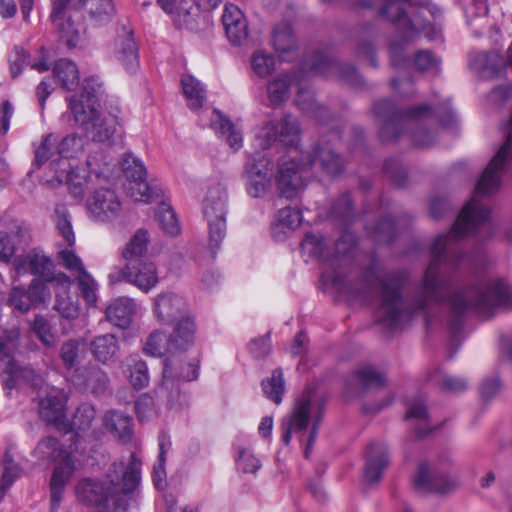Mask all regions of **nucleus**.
Wrapping results in <instances>:
<instances>
[{"instance_id":"31","label":"nucleus","mask_w":512,"mask_h":512,"mask_svg":"<svg viewBox=\"0 0 512 512\" xmlns=\"http://www.w3.org/2000/svg\"><path fill=\"white\" fill-rule=\"evenodd\" d=\"M210 127L219 136H225L226 141L235 151L243 145L242 132L219 110L214 109L210 117Z\"/></svg>"},{"instance_id":"4","label":"nucleus","mask_w":512,"mask_h":512,"mask_svg":"<svg viewBox=\"0 0 512 512\" xmlns=\"http://www.w3.org/2000/svg\"><path fill=\"white\" fill-rule=\"evenodd\" d=\"M373 114L381 123L378 132L381 141H396L408 135L411 144L419 148L429 147L435 142V123L450 127L455 121V115L448 106L432 107L424 103L402 109L390 99L375 102Z\"/></svg>"},{"instance_id":"64","label":"nucleus","mask_w":512,"mask_h":512,"mask_svg":"<svg viewBox=\"0 0 512 512\" xmlns=\"http://www.w3.org/2000/svg\"><path fill=\"white\" fill-rule=\"evenodd\" d=\"M135 413L140 421H147L155 414V403L149 394L140 395L135 401Z\"/></svg>"},{"instance_id":"47","label":"nucleus","mask_w":512,"mask_h":512,"mask_svg":"<svg viewBox=\"0 0 512 512\" xmlns=\"http://www.w3.org/2000/svg\"><path fill=\"white\" fill-rule=\"evenodd\" d=\"M330 217L340 225L347 226L353 218L350 193H343L331 206Z\"/></svg>"},{"instance_id":"10","label":"nucleus","mask_w":512,"mask_h":512,"mask_svg":"<svg viewBox=\"0 0 512 512\" xmlns=\"http://www.w3.org/2000/svg\"><path fill=\"white\" fill-rule=\"evenodd\" d=\"M153 312L161 324L173 325L174 341L180 338L186 342L189 337H195V319L182 296L173 292L159 294L154 299Z\"/></svg>"},{"instance_id":"9","label":"nucleus","mask_w":512,"mask_h":512,"mask_svg":"<svg viewBox=\"0 0 512 512\" xmlns=\"http://www.w3.org/2000/svg\"><path fill=\"white\" fill-rule=\"evenodd\" d=\"M34 456L42 463L55 464L49 483L50 512H58L66 485L76 469L72 452L61 445L56 438L46 437L37 444Z\"/></svg>"},{"instance_id":"34","label":"nucleus","mask_w":512,"mask_h":512,"mask_svg":"<svg viewBox=\"0 0 512 512\" xmlns=\"http://www.w3.org/2000/svg\"><path fill=\"white\" fill-rule=\"evenodd\" d=\"M134 303L129 298H118L106 308L107 320L119 328L129 326L134 314Z\"/></svg>"},{"instance_id":"26","label":"nucleus","mask_w":512,"mask_h":512,"mask_svg":"<svg viewBox=\"0 0 512 512\" xmlns=\"http://www.w3.org/2000/svg\"><path fill=\"white\" fill-rule=\"evenodd\" d=\"M385 383V376L370 365L358 368L347 380V385L358 393L381 388Z\"/></svg>"},{"instance_id":"30","label":"nucleus","mask_w":512,"mask_h":512,"mask_svg":"<svg viewBox=\"0 0 512 512\" xmlns=\"http://www.w3.org/2000/svg\"><path fill=\"white\" fill-rule=\"evenodd\" d=\"M301 222L302 215L298 208L287 206L280 209L271 228L273 238L277 241H284L288 233L297 229Z\"/></svg>"},{"instance_id":"41","label":"nucleus","mask_w":512,"mask_h":512,"mask_svg":"<svg viewBox=\"0 0 512 512\" xmlns=\"http://www.w3.org/2000/svg\"><path fill=\"white\" fill-rule=\"evenodd\" d=\"M104 94L103 82L98 76H90L84 79L82 83V93L80 96L73 95L70 98L75 97L77 101H82L85 108L91 105L96 107L98 102L101 100Z\"/></svg>"},{"instance_id":"50","label":"nucleus","mask_w":512,"mask_h":512,"mask_svg":"<svg viewBox=\"0 0 512 512\" xmlns=\"http://www.w3.org/2000/svg\"><path fill=\"white\" fill-rule=\"evenodd\" d=\"M25 292L26 294H22V297H26L25 304H17L22 311H28L31 306L44 304L46 300L50 298V292L46 285L38 280H33L28 290H25Z\"/></svg>"},{"instance_id":"44","label":"nucleus","mask_w":512,"mask_h":512,"mask_svg":"<svg viewBox=\"0 0 512 512\" xmlns=\"http://www.w3.org/2000/svg\"><path fill=\"white\" fill-rule=\"evenodd\" d=\"M54 221L60 235L68 247L75 243V235L71 223V215L64 204H57L54 209Z\"/></svg>"},{"instance_id":"40","label":"nucleus","mask_w":512,"mask_h":512,"mask_svg":"<svg viewBox=\"0 0 512 512\" xmlns=\"http://www.w3.org/2000/svg\"><path fill=\"white\" fill-rule=\"evenodd\" d=\"M54 77L61 86L68 90H74L79 84V71L76 64L68 59H60L53 68Z\"/></svg>"},{"instance_id":"17","label":"nucleus","mask_w":512,"mask_h":512,"mask_svg":"<svg viewBox=\"0 0 512 512\" xmlns=\"http://www.w3.org/2000/svg\"><path fill=\"white\" fill-rule=\"evenodd\" d=\"M271 161L266 154L255 153L249 156L243 170L247 193L253 198L266 194L271 185Z\"/></svg>"},{"instance_id":"38","label":"nucleus","mask_w":512,"mask_h":512,"mask_svg":"<svg viewBox=\"0 0 512 512\" xmlns=\"http://www.w3.org/2000/svg\"><path fill=\"white\" fill-rule=\"evenodd\" d=\"M149 241L150 236L148 231L138 229L122 251L124 262L130 263L132 260H143L147 258V246Z\"/></svg>"},{"instance_id":"48","label":"nucleus","mask_w":512,"mask_h":512,"mask_svg":"<svg viewBox=\"0 0 512 512\" xmlns=\"http://www.w3.org/2000/svg\"><path fill=\"white\" fill-rule=\"evenodd\" d=\"M370 233L377 243L389 244L398 234L396 220L390 216L383 217L374 225Z\"/></svg>"},{"instance_id":"60","label":"nucleus","mask_w":512,"mask_h":512,"mask_svg":"<svg viewBox=\"0 0 512 512\" xmlns=\"http://www.w3.org/2000/svg\"><path fill=\"white\" fill-rule=\"evenodd\" d=\"M32 330L44 345L51 346L54 344L55 336L52 333L51 326L46 318L36 316L32 324Z\"/></svg>"},{"instance_id":"36","label":"nucleus","mask_w":512,"mask_h":512,"mask_svg":"<svg viewBox=\"0 0 512 512\" xmlns=\"http://www.w3.org/2000/svg\"><path fill=\"white\" fill-rule=\"evenodd\" d=\"M182 91L191 110L200 109L207 98L203 84L192 75H183L181 78Z\"/></svg>"},{"instance_id":"61","label":"nucleus","mask_w":512,"mask_h":512,"mask_svg":"<svg viewBox=\"0 0 512 512\" xmlns=\"http://www.w3.org/2000/svg\"><path fill=\"white\" fill-rule=\"evenodd\" d=\"M237 468L243 473H256L261 467L259 459H257L250 450L239 449L237 457Z\"/></svg>"},{"instance_id":"6","label":"nucleus","mask_w":512,"mask_h":512,"mask_svg":"<svg viewBox=\"0 0 512 512\" xmlns=\"http://www.w3.org/2000/svg\"><path fill=\"white\" fill-rule=\"evenodd\" d=\"M140 465L135 453L130 455L128 466L123 461L114 462L106 474L105 481L83 479L76 487L79 501L96 508L98 512H125L128 507L126 496L134 491L140 482Z\"/></svg>"},{"instance_id":"14","label":"nucleus","mask_w":512,"mask_h":512,"mask_svg":"<svg viewBox=\"0 0 512 512\" xmlns=\"http://www.w3.org/2000/svg\"><path fill=\"white\" fill-rule=\"evenodd\" d=\"M121 168L125 177L123 186L135 202L150 203L159 197V189L147 182V170L141 159L132 153H125Z\"/></svg>"},{"instance_id":"42","label":"nucleus","mask_w":512,"mask_h":512,"mask_svg":"<svg viewBox=\"0 0 512 512\" xmlns=\"http://www.w3.org/2000/svg\"><path fill=\"white\" fill-rule=\"evenodd\" d=\"M15 262L18 272L29 271L33 275H44L51 266L50 259L38 251H33L24 258L16 259Z\"/></svg>"},{"instance_id":"49","label":"nucleus","mask_w":512,"mask_h":512,"mask_svg":"<svg viewBox=\"0 0 512 512\" xmlns=\"http://www.w3.org/2000/svg\"><path fill=\"white\" fill-rule=\"evenodd\" d=\"M0 375L4 389H11L15 385V361L10 354L8 346L0 339Z\"/></svg>"},{"instance_id":"45","label":"nucleus","mask_w":512,"mask_h":512,"mask_svg":"<svg viewBox=\"0 0 512 512\" xmlns=\"http://www.w3.org/2000/svg\"><path fill=\"white\" fill-rule=\"evenodd\" d=\"M429 379L439 385L442 390L449 393H460L468 387V382L465 378L446 374L440 368H437L433 374L429 375Z\"/></svg>"},{"instance_id":"57","label":"nucleus","mask_w":512,"mask_h":512,"mask_svg":"<svg viewBox=\"0 0 512 512\" xmlns=\"http://www.w3.org/2000/svg\"><path fill=\"white\" fill-rule=\"evenodd\" d=\"M80 346L77 340H68L62 344L60 358L66 369L73 368L79 362Z\"/></svg>"},{"instance_id":"59","label":"nucleus","mask_w":512,"mask_h":512,"mask_svg":"<svg viewBox=\"0 0 512 512\" xmlns=\"http://www.w3.org/2000/svg\"><path fill=\"white\" fill-rule=\"evenodd\" d=\"M384 171L392 182L398 187H404L407 183V172L399 160L390 158L384 163Z\"/></svg>"},{"instance_id":"20","label":"nucleus","mask_w":512,"mask_h":512,"mask_svg":"<svg viewBox=\"0 0 512 512\" xmlns=\"http://www.w3.org/2000/svg\"><path fill=\"white\" fill-rule=\"evenodd\" d=\"M87 208L95 221L105 222L118 216L121 203L113 190L99 189L88 200Z\"/></svg>"},{"instance_id":"43","label":"nucleus","mask_w":512,"mask_h":512,"mask_svg":"<svg viewBox=\"0 0 512 512\" xmlns=\"http://www.w3.org/2000/svg\"><path fill=\"white\" fill-rule=\"evenodd\" d=\"M159 456L153 466V481L157 488H162L165 484L166 471L165 461L166 453L171 446L170 437L166 432H161L158 436Z\"/></svg>"},{"instance_id":"18","label":"nucleus","mask_w":512,"mask_h":512,"mask_svg":"<svg viewBox=\"0 0 512 512\" xmlns=\"http://www.w3.org/2000/svg\"><path fill=\"white\" fill-rule=\"evenodd\" d=\"M112 53L126 72L133 74L139 68V49L134 39L133 30L128 23L118 27Z\"/></svg>"},{"instance_id":"28","label":"nucleus","mask_w":512,"mask_h":512,"mask_svg":"<svg viewBox=\"0 0 512 512\" xmlns=\"http://www.w3.org/2000/svg\"><path fill=\"white\" fill-rule=\"evenodd\" d=\"M39 415L49 424L60 425L65 418V402L62 393L52 390L39 401Z\"/></svg>"},{"instance_id":"19","label":"nucleus","mask_w":512,"mask_h":512,"mask_svg":"<svg viewBox=\"0 0 512 512\" xmlns=\"http://www.w3.org/2000/svg\"><path fill=\"white\" fill-rule=\"evenodd\" d=\"M174 339V329L169 336L161 330H155L148 336L143 352L153 357H161L166 353L185 352L193 346L195 337H189L186 342L180 338H177V341Z\"/></svg>"},{"instance_id":"37","label":"nucleus","mask_w":512,"mask_h":512,"mask_svg":"<svg viewBox=\"0 0 512 512\" xmlns=\"http://www.w3.org/2000/svg\"><path fill=\"white\" fill-rule=\"evenodd\" d=\"M125 367V373L135 389L140 390L148 386L150 381L148 367L138 355L128 356L125 360Z\"/></svg>"},{"instance_id":"23","label":"nucleus","mask_w":512,"mask_h":512,"mask_svg":"<svg viewBox=\"0 0 512 512\" xmlns=\"http://www.w3.org/2000/svg\"><path fill=\"white\" fill-rule=\"evenodd\" d=\"M128 283L135 285L140 290L148 292L158 283V274L155 264L148 258L132 260L127 263Z\"/></svg>"},{"instance_id":"35","label":"nucleus","mask_w":512,"mask_h":512,"mask_svg":"<svg viewBox=\"0 0 512 512\" xmlns=\"http://www.w3.org/2000/svg\"><path fill=\"white\" fill-rule=\"evenodd\" d=\"M272 43L279 57L283 61H288L289 58L286 57V54L293 52L296 48V41L289 22L283 21L274 27Z\"/></svg>"},{"instance_id":"21","label":"nucleus","mask_w":512,"mask_h":512,"mask_svg":"<svg viewBox=\"0 0 512 512\" xmlns=\"http://www.w3.org/2000/svg\"><path fill=\"white\" fill-rule=\"evenodd\" d=\"M54 176L47 180L49 183H66L69 193L78 200L83 199L87 186L88 176L84 169L78 168L72 163L64 162V167L53 170Z\"/></svg>"},{"instance_id":"62","label":"nucleus","mask_w":512,"mask_h":512,"mask_svg":"<svg viewBox=\"0 0 512 512\" xmlns=\"http://www.w3.org/2000/svg\"><path fill=\"white\" fill-rule=\"evenodd\" d=\"M3 473L0 482L9 488L20 474L19 466L14 462L9 451L4 454L2 460Z\"/></svg>"},{"instance_id":"8","label":"nucleus","mask_w":512,"mask_h":512,"mask_svg":"<svg viewBox=\"0 0 512 512\" xmlns=\"http://www.w3.org/2000/svg\"><path fill=\"white\" fill-rule=\"evenodd\" d=\"M84 5L88 6L91 19L98 25L108 22L114 14L112 0H53L50 18L68 48L77 47L84 33L81 23L76 24L74 16L67 15L68 10Z\"/></svg>"},{"instance_id":"2","label":"nucleus","mask_w":512,"mask_h":512,"mask_svg":"<svg viewBox=\"0 0 512 512\" xmlns=\"http://www.w3.org/2000/svg\"><path fill=\"white\" fill-rule=\"evenodd\" d=\"M300 135V123L290 113H285L280 120L263 122L255 133L257 147L267 149L278 142L288 148V153L279 161L276 176L279 193L287 199L296 196L303 187V174L312 166L318 164L330 176L341 174L345 168L344 160L335 152L330 139H322L312 152H303L298 149Z\"/></svg>"},{"instance_id":"15","label":"nucleus","mask_w":512,"mask_h":512,"mask_svg":"<svg viewBox=\"0 0 512 512\" xmlns=\"http://www.w3.org/2000/svg\"><path fill=\"white\" fill-rule=\"evenodd\" d=\"M198 361L183 363L182 360L172 356L165 360L163 367L162 387L168 391V402L171 407L186 403V396L181 394L180 385L184 382L196 380L198 377Z\"/></svg>"},{"instance_id":"51","label":"nucleus","mask_w":512,"mask_h":512,"mask_svg":"<svg viewBox=\"0 0 512 512\" xmlns=\"http://www.w3.org/2000/svg\"><path fill=\"white\" fill-rule=\"evenodd\" d=\"M413 63L419 72H427L435 76L441 72V59L428 49L418 50Z\"/></svg>"},{"instance_id":"55","label":"nucleus","mask_w":512,"mask_h":512,"mask_svg":"<svg viewBox=\"0 0 512 512\" xmlns=\"http://www.w3.org/2000/svg\"><path fill=\"white\" fill-rule=\"evenodd\" d=\"M96 411L92 404L83 403L75 411L72 418V427L77 432H85L91 428Z\"/></svg>"},{"instance_id":"16","label":"nucleus","mask_w":512,"mask_h":512,"mask_svg":"<svg viewBox=\"0 0 512 512\" xmlns=\"http://www.w3.org/2000/svg\"><path fill=\"white\" fill-rule=\"evenodd\" d=\"M223 0H157L164 12L171 15L179 28L195 30L199 9H214Z\"/></svg>"},{"instance_id":"52","label":"nucleus","mask_w":512,"mask_h":512,"mask_svg":"<svg viewBox=\"0 0 512 512\" xmlns=\"http://www.w3.org/2000/svg\"><path fill=\"white\" fill-rule=\"evenodd\" d=\"M155 217L160 228L166 234L175 236L180 232L177 217L169 204L162 202L156 210Z\"/></svg>"},{"instance_id":"27","label":"nucleus","mask_w":512,"mask_h":512,"mask_svg":"<svg viewBox=\"0 0 512 512\" xmlns=\"http://www.w3.org/2000/svg\"><path fill=\"white\" fill-rule=\"evenodd\" d=\"M105 428L117 437L121 442H130L133 437V419L128 414L111 409L103 416Z\"/></svg>"},{"instance_id":"1","label":"nucleus","mask_w":512,"mask_h":512,"mask_svg":"<svg viewBox=\"0 0 512 512\" xmlns=\"http://www.w3.org/2000/svg\"><path fill=\"white\" fill-rule=\"evenodd\" d=\"M504 131L506 139L484 169L472 198L463 207L450 231L434 239L430 248L431 262L410 298L403 297V289L409 280V273L405 269L382 272L373 261L356 281H352L351 274L344 273L343 268L350 262V254L356 246V237L348 230H344L333 243L315 232L307 233L302 240L303 250L322 264L323 285L364 303H370L375 298V319L390 330L400 328L417 314L424 315L426 322L430 323L431 309L446 302V322L454 340L458 338L469 312L490 317L497 309L508 308V283L504 280L477 279L453 290V279L444 271L465 268L475 273L482 265L483 255L464 253L459 241L469 235L484 240L494 233L490 209L481 198L499 190L502 175L508 169V124Z\"/></svg>"},{"instance_id":"54","label":"nucleus","mask_w":512,"mask_h":512,"mask_svg":"<svg viewBox=\"0 0 512 512\" xmlns=\"http://www.w3.org/2000/svg\"><path fill=\"white\" fill-rule=\"evenodd\" d=\"M275 58L261 50L255 51L251 57L253 72L260 78H266L275 70Z\"/></svg>"},{"instance_id":"58","label":"nucleus","mask_w":512,"mask_h":512,"mask_svg":"<svg viewBox=\"0 0 512 512\" xmlns=\"http://www.w3.org/2000/svg\"><path fill=\"white\" fill-rule=\"evenodd\" d=\"M57 258L63 267L77 276L86 271L81 259L75 254L72 247L60 250Z\"/></svg>"},{"instance_id":"24","label":"nucleus","mask_w":512,"mask_h":512,"mask_svg":"<svg viewBox=\"0 0 512 512\" xmlns=\"http://www.w3.org/2000/svg\"><path fill=\"white\" fill-rule=\"evenodd\" d=\"M389 464L388 449L385 444H370L366 454V463L364 467V479L368 484L377 483L383 474V471Z\"/></svg>"},{"instance_id":"53","label":"nucleus","mask_w":512,"mask_h":512,"mask_svg":"<svg viewBox=\"0 0 512 512\" xmlns=\"http://www.w3.org/2000/svg\"><path fill=\"white\" fill-rule=\"evenodd\" d=\"M262 389L268 399L276 404L281 403L284 393V379L281 368L275 369L271 377L262 381Z\"/></svg>"},{"instance_id":"32","label":"nucleus","mask_w":512,"mask_h":512,"mask_svg":"<svg viewBox=\"0 0 512 512\" xmlns=\"http://www.w3.org/2000/svg\"><path fill=\"white\" fill-rule=\"evenodd\" d=\"M89 347L94 359L102 364L111 362L120 350L118 338L111 333L95 336Z\"/></svg>"},{"instance_id":"3","label":"nucleus","mask_w":512,"mask_h":512,"mask_svg":"<svg viewBox=\"0 0 512 512\" xmlns=\"http://www.w3.org/2000/svg\"><path fill=\"white\" fill-rule=\"evenodd\" d=\"M323 75L332 77L337 75L345 83L358 87L363 81L355 68L349 63H342L334 60L326 52L317 51L303 63V72L296 71L278 74L267 83V96L269 106L277 108L285 103L290 97V88L293 83L298 86L294 100L295 105L306 115L319 122H325L330 117L327 107L316 102L313 93L302 84L303 74Z\"/></svg>"},{"instance_id":"63","label":"nucleus","mask_w":512,"mask_h":512,"mask_svg":"<svg viewBox=\"0 0 512 512\" xmlns=\"http://www.w3.org/2000/svg\"><path fill=\"white\" fill-rule=\"evenodd\" d=\"M15 372L14 380L15 385L11 389H5L7 395H9L10 391L16 387H18L21 381L30 384L33 387H37L41 382L40 376L34 371V369L30 367H21L15 362Z\"/></svg>"},{"instance_id":"25","label":"nucleus","mask_w":512,"mask_h":512,"mask_svg":"<svg viewBox=\"0 0 512 512\" xmlns=\"http://www.w3.org/2000/svg\"><path fill=\"white\" fill-rule=\"evenodd\" d=\"M226 35L234 45L240 44L248 35V26L243 12L234 4H226L222 15Z\"/></svg>"},{"instance_id":"13","label":"nucleus","mask_w":512,"mask_h":512,"mask_svg":"<svg viewBox=\"0 0 512 512\" xmlns=\"http://www.w3.org/2000/svg\"><path fill=\"white\" fill-rule=\"evenodd\" d=\"M452 460L449 456H441L438 463L431 466L423 461L413 477V485L416 491L421 493L446 494L454 490L458 485L456 473L448 470Z\"/></svg>"},{"instance_id":"39","label":"nucleus","mask_w":512,"mask_h":512,"mask_svg":"<svg viewBox=\"0 0 512 512\" xmlns=\"http://www.w3.org/2000/svg\"><path fill=\"white\" fill-rule=\"evenodd\" d=\"M57 154V136L49 133L43 136L40 144L35 147L32 166L40 169L44 165H48V168L51 170V162L57 158Z\"/></svg>"},{"instance_id":"7","label":"nucleus","mask_w":512,"mask_h":512,"mask_svg":"<svg viewBox=\"0 0 512 512\" xmlns=\"http://www.w3.org/2000/svg\"><path fill=\"white\" fill-rule=\"evenodd\" d=\"M324 401L315 389L307 388L295 401L292 411L282 420V442L289 445L294 435L305 444L304 457L308 459L318 436L323 419Z\"/></svg>"},{"instance_id":"46","label":"nucleus","mask_w":512,"mask_h":512,"mask_svg":"<svg viewBox=\"0 0 512 512\" xmlns=\"http://www.w3.org/2000/svg\"><path fill=\"white\" fill-rule=\"evenodd\" d=\"M405 418L407 420L409 419H416L419 421H424V426H417L415 428V434L417 438H423L427 436L434 427L430 425L429 419H428V411L427 407L424 404L422 400H415L412 402L407 410Z\"/></svg>"},{"instance_id":"5","label":"nucleus","mask_w":512,"mask_h":512,"mask_svg":"<svg viewBox=\"0 0 512 512\" xmlns=\"http://www.w3.org/2000/svg\"><path fill=\"white\" fill-rule=\"evenodd\" d=\"M380 16L390 22L400 38L389 46L391 66L404 68L408 64L404 45L425 37L429 41L441 38V9L429 0H382Z\"/></svg>"},{"instance_id":"56","label":"nucleus","mask_w":512,"mask_h":512,"mask_svg":"<svg viewBox=\"0 0 512 512\" xmlns=\"http://www.w3.org/2000/svg\"><path fill=\"white\" fill-rule=\"evenodd\" d=\"M77 280L82 297L89 305L95 304L97 301L96 290L98 288L96 281L87 271L79 274Z\"/></svg>"},{"instance_id":"11","label":"nucleus","mask_w":512,"mask_h":512,"mask_svg":"<svg viewBox=\"0 0 512 512\" xmlns=\"http://www.w3.org/2000/svg\"><path fill=\"white\" fill-rule=\"evenodd\" d=\"M67 100L75 122L80 125L88 139L108 145L112 143L119 126L116 115L102 114L91 105L86 109L83 102L77 101L75 97Z\"/></svg>"},{"instance_id":"33","label":"nucleus","mask_w":512,"mask_h":512,"mask_svg":"<svg viewBox=\"0 0 512 512\" xmlns=\"http://www.w3.org/2000/svg\"><path fill=\"white\" fill-rule=\"evenodd\" d=\"M69 285L70 279L65 274H60L57 277L54 308L63 318L75 319L78 317L80 309L77 302L72 301L68 295Z\"/></svg>"},{"instance_id":"22","label":"nucleus","mask_w":512,"mask_h":512,"mask_svg":"<svg viewBox=\"0 0 512 512\" xmlns=\"http://www.w3.org/2000/svg\"><path fill=\"white\" fill-rule=\"evenodd\" d=\"M73 382L94 395L104 394L109 386L107 373L96 365H87L75 369Z\"/></svg>"},{"instance_id":"29","label":"nucleus","mask_w":512,"mask_h":512,"mask_svg":"<svg viewBox=\"0 0 512 512\" xmlns=\"http://www.w3.org/2000/svg\"><path fill=\"white\" fill-rule=\"evenodd\" d=\"M85 140L76 134L67 135L61 141L57 139V158L51 162V171L64 167V162L80 157L84 152Z\"/></svg>"},{"instance_id":"12","label":"nucleus","mask_w":512,"mask_h":512,"mask_svg":"<svg viewBox=\"0 0 512 512\" xmlns=\"http://www.w3.org/2000/svg\"><path fill=\"white\" fill-rule=\"evenodd\" d=\"M227 191L222 184H215L208 189L203 201V213L208 223V251L214 260L226 236L227 225Z\"/></svg>"}]
</instances>
